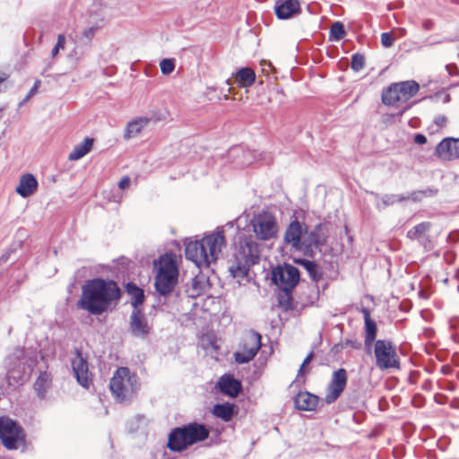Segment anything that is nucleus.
<instances>
[{
  "instance_id": "obj_27",
  "label": "nucleus",
  "mask_w": 459,
  "mask_h": 459,
  "mask_svg": "<svg viewBox=\"0 0 459 459\" xmlns=\"http://www.w3.org/2000/svg\"><path fill=\"white\" fill-rule=\"evenodd\" d=\"M212 414L224 422H229L235 414V405L230 403H216L212 408Z\"/></svg>"
},
{
  "instance_id": "obj_48",
  "label": "nucleus",
  "mask_w": 459,
  "mask_h": 459,
  "mask_svg": "<svg viewBox=\"0 0 459 459\" xmlns=\"http://www.w3.org/2000/svg\"><path fill=\"white\" fill-rule=\"evenodd\" d=\"M6 375L0 370V399L4 395Z\"/></svg>"
},
{
  "instance_id": "obj_17",
  "label": "nucleus",
  "mask_w": 459,
  "mask_h": 459,
  "mask_svg": "<svg viewBox=\"0 0 459 459\" xmlns=\"http://www.w3.org/2000/svg\"><path fill=\"white\" fill-rule=\"evenodd\" d=\"M162 119L157 112L153 111L149 116H142L130 120L124 132V139L129 140L138 135L143 129L152 122H158Z\"/></svg>"
},
{
  "instance_id": "obj_57",
  "label": "nucleus",
  "mask_w": 459,
  "mask_h": 459,
  "mask_svg": "<svg viewBox=\"0 0 459 459\" xmlns=\"http://www.w3.org/2000/svg\"><path fill=\"white\" fill-rule=\"evenodd\" d=\"M450 100V96L446 95L445 98V102H448Z\"/></svg>"
},
{
  "instance_id": "obj_10",
  "label": "nucleus",
  "mask_w": 459,
  "mask_h": 459,
  "mask_svg": "<svg viewBox=\"0 0 459 459\" xmlns=\"http://www.w3.org/2000/svg\"><path fill=\"white\" fill-rule=\"evenodd\" d=\"M271 279L279 290H293L300 280V273L296 266L284 263L272 270Z\"/></svg>"
},
{
  "instance_id": "obj_41",
  "label": "nucleus",
  "mask_w": 459,
  "mask_h": 459,
  "mask_svg": "<svg viewBox=\"0 0 459 459\" xmlns=\"http://www.w3.org/2000/svg\"><path fill=\"white\" fill-rule=\"evenodd\" d=\"M65 36L64 34H59L57 36L56 43L51 51V56L53 57L56 56L58 54L59 50L63 49L65 48Z\"/></svg>"
},
{
  "instance_id": "obj_34",
  "label": "nucleus",
  "mask_w": 459,
  "mask_h": 459,
  "mask_svg": "<svg viewBox=\"0 0 459 459\" xmlns=\"http://www.w3.org/2000/svg\"><path fill=\"white\" fill-rule=\"evenodd\" d=\"M49 384L50 379L48 373L40 372L39 376L34 383V389L39 399H44L46 397Z\"/></svg>"
},
{
  "instance_id": "obj_33",
  "label": "nucleus",
  "mask_w": 459,
  "mask_h": 459,
  "mask_svg": "<svg viewBox=\"0 0 459 459\" xmlns=\"http://www.w3.org/2000/svg\"><path fill=\"white\" fill-rule=\"evenodd\" d=\"M432 224L429 221H422L411 230H409L406 233L407 238L410 240H420L422 238L429 230L431 229Z\"/></svg>"
},
{
  "instance_id": "obj_25",
  "label": "nucleus",
  "mask_w": 459,
  "mask_h": 459,
  "mask_svg": "<svg viewBox=\"0 0 459 459\" xmlns=\"http://www.w3.org/2000/svg\"><path fill=\"white\" fill-rule=\"evenodd\" d=\"M235 81L239 87H250L255 81V74L250 67H241L235 74Z\"/></svg>"
},
{
  "instance_id": "obj_39",
  "label": "nucleus",
  "mask_w": 459,
  "mask_h": 459,
  "mask_svg": "<svg viewBox=\"0 0 459 459\" xmlns=\"http://www.w3.org/2000/svg\"><path fill=\"white\" fill-rule=\"evenodd\" d=\"M365 65V57L362 54L355 53L351 56V67L353 71L359 72Z\"/></svg>"
},
{
  "instance_id": "obj_9",
  "label": "nucleus",
  "mask_w": 459,
  "mask_h": 459,
  "mask_svg": "<svg viewBox=\"0 0 459 459\" xmlns=\"http://www.w3.org/2000/svg\"><path fill=\"white\" fill-rule=\"evenodd\" d=\"M0 440L8 450L18 448L19 443L25 441V432L22 427L9 417H0Z\"/></svg>"
},
{
  "instance_id": "obj_8",
  "label": "nucleus",
  "mask_w": 459,
  "mask_h": 459,
  "mask_svg": "<svg viewBox=\"0 0 459 459\" xmlns=\"http://www.w3.org/2000/svg\"><path fill=\"white\" fill-rule=\"evenodd\" d=\"M375 365L380 370L400 369V358L396 347L387 339L377 340L374 343Z\"/></svg>"
},
{
  "instance_id": "obj_45",
  "label": "nucleus",
  "mask_w": 459,
  "mask_h": 459,
  "mask_svg": "<svg viewBox=\"0 0 459 459\" xmlns=\"http://www.w3.org/2000/svg\"><path fill=\"white\" fill-rule=\"evenodd\" d=\"M343 345L344 347H351L354 350H359L362 346L361 342L357 339H346Z\"/></svg>"
},
{
  "instance_id": "obj_38",
  "label": "nucleus",
  "mask_w": 459,
  "mask_h": 459,
  "mask_svg": "<svg viewBox=\"0 0 459 459\" xmlns=\"http://www.w3.org/2000/svg\"><path fill=\"white\" fill-rule=\"evenodd\" d=\"M98 29V26H91L84 29L79 37V41L82 42V44L86 46H91V40L94 38Z\"/></svg>"
},
{
  "instance_id": "obj_56",
  "label": "nucleus",
  "mask_w": 459,
  "mask_h": 459,
  "mask_svg": "<svg viewBox=\"0 0 459 459\" xmlns=\"http://www.w3.org/2000/svg\"><path fill=\"white\" fill-rule=\"evenodd\" d=\"M408 199H410L409 196L397 195V203L403 202Z\"/></svg>"
},
{
  "instance_id": "obj_11",
  "label": "nucleus",
  "mask_w": 459,
  "mask_h": 459,
  "mask_svg": "<svg viewBox=\"0 0 459 459\" xmlns=\"http://www.w3.org/2000/svg\"><path fill=\"white\" fill-rule=\"evenodd\" d=\"M253 231L257 238L270 240L276 237L278 225L275 217L269 212H262L254 216L251 221Z\"/></svg>"
},
{
  "instance_id": "obj_46",
  "label": "nucleus",
  "mask_w": 459,
  "mask_h": 459,
  "mask_svg": "<svg viewBox=\"0 0 459 459\" xmlns=\"http://www.w3.org/2000/svg\"><path fill=\"white\" fill-rule=\"evenodd\" d=\"M314 357V352L313 351H310L307 356L305 358V359L303 360L299 369V372H298V376H302L304 374V368L311 361V359H313Z\"/></svg>"
},
{
  "instance_id": "obj_15",
  "label": "nucleus",
  "mask_w": 459,
  "mask_h": 459,
  "mask_svg": "<svg viewBox=\"0 0 459 459\" xmlns=\"http://www.w3.org/2000/svg\"><path fill=\"white\" fill-rule=\"evenodd\" d=\"M128 331L137 339L147 340L152 332V325L149 323L142 309L132 310L129 316Z\"/></svg>"
},
{
  "instance_id": "obj_18",
  "label": "nucleus",
  "mask_w": 459,
  "mask_h": 459,
  "mask_svg": "<svg viewBox=\"0 0 459 459\" xmlns=\"http://www.w3.org/2000/svg\"><path fill=\"white\" fill-rule=\"evenodd\" d=\"M72 368L77 382L84 388H89L91 383L87 359L82 357V352L76 349L75 357L72 359Z\"/></svg>"
},
{
  "instance_id": "obj_29",
  "label": "nucleus",
  "mask_w": 459,
  "mask_h": 459,
  "mask_svg": "<svg viewBox=\"0 0 459 459\" xmlns=\"http://www.w3.org/2000/svg\"><path fill=\"white\" fill-rule=\"evenodd\" d=\"M395 83L398 87V92H400L403 99V102H406L409 99L415 96L420 90V85L415 81H404Z\"/></svg>"
},
{
  "instance_id": "obj_16",
  "label": "nucleus",
  "mask_w": 459,
  "mask_h": 459,
  "mask_svg": "<svg viewBox=\"0 0 459 459\" xmlns=\"http://www.w3.org/2000/svg\"><path fill=\"white\" fill-rule=\"evenodd\" d=\"M347 371L345 368H339L333 371L331 382L327 387L325 400L326 403L335 402L343 392L347 385Z\"/></svg>"
},
{
  "instance_id": "obj_49",
  "label": "nucleus",
  "mask_w": 459,
  "mask_h": 459,
  "mask_svg": "<svg viewBox=\"0 0 459 459\" xmlns=\"http://www.w3.org/2000/svg\"><path fill=\"white\" fill-rule=\"evenodd\" d=\"M446 70L450 76H455L459 74V70L455 64H448L446 65Z\"/></svg>"
},
{
  "instance_id": "obj_4",
  "label": "nucleus",
  "mask_w": 459,
  "mask_h": 459,
  "mask_svg": "<svg viewBox=\"0 0 459 459\" xmlns=\"http://www.w3.org/2000/svg\"><path fill=\"white\" fill-rule=\"evenodd\" d=\"M36 362V354L23 347H16L5 359L8 385L15 387L26 383L30 379Z\"/></svg>"
},
{
  "instance_id": "obj_30",
  "label": "nucleus",
  "mask_w": 459,
  "mask_h": 459,
  "mask_svg": "<svg viewBox=\"0 0 459 459\" xmlns=\"http://www.w3.org/2000/svg\"><path fill=\"white\" fill-rule=\"evenodd\" d=\"M295 263L302 266L307 272L309 277L314 282H318L322 279L323 274L318 268V264L315 261L298 258L295 259Z\"/></svg>"
},
{
  "instance_id": "obj_54",
  "label": "nucleus",
  "mask_w": 459,
  "mask_h": 459,
  "mask_svg": "<svg viewBox=\"0 0 459 459\" xmlns=\"http://www.w3.org/2000/svg\"><path fill=\"white\" fill-rule=\"evenodd\" d=\"M422 27L426 30H430L434 27V23L431 20H425L422 23Z\"/></svg>"
},
{
  "instance_id": "obj_28",
  "label": "nucleus",
  "mask_w": 459,
  "mask_h": 459,
  "mask_svg": "<svg viewBox=\"0 0 459 459\" xmlns=\"http://www.w3.org/2000/svg\"><path fill=\"white\" fill-rule=\"evenodd\" d=\"M205 289V281L203 275H196L191 278L190 284L186 287V294L187 297L195 299L200 296Z\"/></svg>"
},
{
  "instance_id": "obj_31",
  "label": "nucleus",
  "mask_w": 459,
  "mask_h": 459,
  "mask_svg": "<svg viewBox=\"0 0 459 459\" xmlns=\"http://www.w3.org/2000/svg\"><path fill=\"white\" fill-rule=\"evenodd\" d=\"M93 145V139L86 137L84 141L79 144H76L74 150L69 153V160H78L89 153Z\"/></svg>"
},
{
  "instance_id": "obj_23",
  "label": "nucleus",
  "mask_w": 459,
  "mask_h": 459,
  "mask_svg": "<svg viewBox=\"0 0 459 459\" xmlns=\"http://www.w3.org/2000/svg\"><path fill=\"white\" fill-rule=\"evenodd\" d=\"M38 181L34 175L26 173L20 178L16 193L23 198L32 195L38 189Z\"/></svg>"
},
{
  "instance_id": "obj_7",
  "label": "nucleus",
  "mask_w": 459,
  "mask_h": 459,
  "mask_svg": "<svg viewBox=\"0 0 459 459\" xmlns=\"http://www.w3.org/2000/svg\"><path fill=\"white\" fill-rule=\"evenodd\" d=\"M178 268L171 257L160 258V266L155 277V290L161 296L172 292L178 283Z\"/></svg>"
},
{
  "instance_id": "obj_26",
  "label": "nucleus",
  "mask_w": 459,
  "mask_h": 459,
  "mask_svg": "<svg viewBox=\"0 0 459 459\" xmlns=\"http://www.w3.org/2000/svg\"><path fill=\"white\" fill-rule=\"evenodd\" d=\"M126 290L127 294L131 297L130 303L133 307V310L141 309L140 306L143 303L145 298L143 289L138 287L134 282H128L126 285Z\"/></svg>"
},
{
  "instance_id": "obj_59",
  "label": "nucleus",
  "mask_w": 459,
  "mask_h": 459,
  "mask_svg": "<svg viewBox=\"0 0 459 459\" xmlns=\"http://www.w3.org/2000/svg\"><path fill=\"white\" fill-rule=\"evenodd\" d=\"M458 59H459V53H458Z\"/></svg>"
},
{
  "instance_id": "obj_36",
  "label": "nucleus",
  "mask_w": 459,
  "mask_h": 459,
  "mask_svg": "<svg viewBox=\"0 0 459 459\" xmlns=\"http://www.w3.org/2000/svg\"><path fill=\"white\" fill-rule=\"evenodd\" d=\"M437 194V189L433 187H428L424 190L413 191L410 194L409 198L413 202H420L425 196H434Z\"/></svg>"
},
{
  "instance_id": "obj_44",
  "label": "nucleus",
  "mask_w": 459,
  "mask_h": 459,
  "mask_svg": "<svg viewBox=\"0 0 459 459\" xmlns=\"http://www.w3.org/2000/svg\"><path fill=\"white\" fill-rule=\"evenodd\" d=\"M395 203H397V195H385L382 197V204L385 206L393 205Z\"/></svg>"
},
{
  "instance_id": "obj_53",
  "label": "nucleus",
  "mask_w": 459,
  "mask_h": 459,
  "mask_svg": "<svg viewBox=\"0 0 459 459\" xmlns=\"http://www.w3.org/2000/svg\"><path fill=\"white\" fill-rule=\"evenodd\" d=\"M447 240L450 241V242H458L459 241V231H453L451 233H449V235L447 236Z\"/></svg>"
},
{
  "instance_id": "obj_51",
  "label": "nucleus",
  "mask_w": 459,
  "mask_h": 459,
  "mask_svg": "<svg viewBox=\"0 0 459 459\" xmlns=\"http://www.w3.org/2000/svg\"><path fill=\"white\" fill-rule=\"evenodd\" d=\"M435 124L439 126V127H443L446 126V117L445 116H437L435 120H434Z\"/></svg>"
},
{
  "instance_id": "obj_37",
  "label": "nucleus",
  "mask_w": 459,
  "mask_h": 459,
  "mask_svg": "<svg viewBox=\"0 0 459 459\" xmlns=\"http://www.w3.org/2000/svg\"><path fill=\"white\" fill-rule=\"evenodd\" d=\"M278 294V303L280 307L284 309H290L292 307V291L293 290H280Z\"/></svg>"
},
{
  "instance_id": "obj_3",
  "label": "nucleus",
  "mask_w": 459,
  "mask_h": 459,
  "mask_svg": "<svg viewBox=\"0 0 459 459\" xmlns=\"http://www.w3.org/2000/svg\"><path fill=\"white\" fill-rule=\"evenodd\" d=\"M232 236L234 250L229 270L234 278H244L247 276L250 268L260 261V245L254 236L240 230L238 226H235Z\"/></svg>"
},
{
  "instance_id": "obj_6",
  "label": "nucleus",
  "mask_w": 459,
  "mask_h": 459,
  "mask_svg": "<svg viewBox=\"0 0 459 459\" xmlns=\"http://www.w3.org/2000/svg\"><path fill=\"white\" fill-rule=\"evenodd\" d=\"M109 386L117 401H130L139 388L137 376L131 373L127 368H119L111 378Z\"/></svg>"
},
{
  "instance_id": "obj_32",
  "label": "nucleus",
  "mask_w": 459,
  "mask_h": 459,
  "mask_svg": "<svg viewBox=\"0 0 459 459\" xmlns=\"http://www.w3.org/2000/svg\"><path fill=\"white\" fill-rule=\"evenodd\" d=\"M382 102L386 106H395L399 102H403V99L400 92H398V87L395 82L384 90L382 93Z\"/></svg>"
},
{
  "instance_id": "obj_1",
  "label": "nucleus",
  "mask_w": 459,
  "mask_h": 459,
  "mask_svg": "<svg viewBox=\"0 0 459 459\" xmlns=\"http://www.w3.org/2000/svg\"><path fill=\"white\" fill-rule=\"evenodd\" d=\"M235 231V221L227 222L218 227L215 231L205 234L201 239L190 240L186 243V258L192 261L199 268L209 267L218 260L222 249L226 247V238L231 237Z\"/></svg>"
},
{
  "instance_id": "obj_19",
  "label": "nucleus",
  "mask_w": 459,
  "mask_h": 459,
  "mask_svg": "<svg viewBox=\"0 0 459 459\" xmlns=\"http://www.w3.org/2000/svg\"><path fill=\"white\" fill-rule=\"evenodd\" d=\"M437 157L445 160L459 159V138H444L436 147Z\"/></svg>"
},
{
  "instance_id": "obj_5",
  "label": "nucleus",
  "mask_w": 459,
  "mask_h": 459,
  "mask_svg": "<svg viewBox=\"0 0 459 459\" xmlns=\"http://www.w3.org/2000/svg\"><path fill=\"white\" fill-rule=\"evenodd\" d=\"M209 430L205 425L192 422L182 427L174 428L168 437V448L180 453L188 446L208 438Z\"/></svg>"
},
{
  "instance_id": "obj_20",
  "label": "nucleus",
  "mask_w": 459,
  "mask_h": 459,
  "mask_svg": "<svg viewBox=\"0 0 459 459\" xmlns=\"http://www.w3.org/2000/svg\"><path fill=\"white\" fill-rule=\"evenodd\" d=\"M275 14L278 19L285 20L292 15L300 13V4L299 0H280L276 3Z\"/></svg>"
},
{
  "instance_id": "obj_42",
  "label": "nucleus",
  "mask_w": 459,
  "mask_h": 459,
  "mask_svg": "<svg viewBox=\"0 0 459 459\" xmlns=\"http://www.w3.org/2000/svg\"><path fill=\"white\" fill-rule=\"evenodd\" d=\"M419 244L423 247L424 250L429 251L433 248V243L430 239V237L426 234L422 238L418 240Z\"/></svg>"
},
{
  "instance_id": "obj_13",
  "label": "nucleus",
  "mask_w": 459,
  "mask_h": 459,
  "mask_svg": "<svg viewBox=\"0 0 459 459\" xmlns=\"http://www.w3.org/2000/svg\"><path fill=\"white\" fill-rule=\"evenodd\" d=\"M262 336L255 330H250L243 339L239 350L234 352V359L238 364L251 361L261 348Z\"/></svg>"
},
{
  "instance_id": "obj_21",
  "label": "nucleus",
  "mask_w": 459,
  "mask_h": 459,
  "mask_svg": "<svg viewBox=\"0 0 459 459\" xmlns=\"http://www.w3.org/2000/svg\"><path fill=\"white\" fill-rule=\"evenodd\" d=\"M220 391L230 396L236 397L241 391V383L231 375H223L217 382Z\"/></svg>"
},
{
  "instance_id": "obj_58",
  "label": "nucleus",
  "mask_w": 459,
  "mask_h": 459,
  "mask_svg": "<svg viewBox=\"0 0 459 459\" xmlns=\"http://www.w3.org/2000/svg\"><path fill=\"white\" fill-rule=\"evenodd\" d=\"M7 259V256L5 255H3L2 257H1V260L2 261H5Z\"/></svg>"
},
{
  "instance_id": "obj_12",
  "label": "nucleus",
  "mask_w": 459,
  "mask_h": 459,
  "mask_svg": "<svg viewBox=\"0 0 459 459\" xmlns=\"http://www.w3.org/2000/svg\"><path fill=\"white\" fill-rule=\"evenodd\" d=\"M328 239V231L325 222H319L313 230H306L304 235L303 255L312 257L316 250L321 251L326 245Z\"/></svg>"
},
{
  "instance_id": "obj_55",
  "label": "nucleus",
  "mask_w": 459,
  "mask_h": 459,
  "mask_svg": "<svg viewBox=\"0 0 459 459\" xmlns=\"http://www.w3.org/2000/svg\"><path fill=\"white\" fill-rule=\"evenodd\" d=\"M82 56V54L78 52L77 48H74L69 54L70 57L75 58L76 60H79Z\"/></svg>"
},
{
  "instance_id": "obj_22",
  "label": "nucleus",
  "mask_w": 459,
  "mask_h": 459,
  "mask_svg": "<svg viewBox=\"0 0 459 459\" xmlns=\"http://www.w3.org/2000/svg\"><path fill=\"white\" fill-rule=\"evenodd\" d=\"M360 312L363 315L364 323H365V340L364 343L366 348L370 349L373 342L375 343L377 326L376 322L370 316V311L368 308L362 307L360 308Z\"/></svg>"
},
{
  "instance_id": "obj_35",
  "label": "nucleus",
  "mask_w": 459,
  "mask_h": 459,
  "mask_svg": "<svg viewBox=\"0 0 459 459\" xmlns=\"http://www.w3.org/2000/svg\"><path fill=\"white\" fill-rule=\"evenodd\" d=\"M346 32L341 22H335L330 29L329 38L331 40L339 41L344 38Z\"/></svg>"
},
{
  "instance_id": "obj_43",
  "label": "nucleus",
  "mask_w": 459,
  "mask_h": 459,
  "mask_svg": "<svg viewBox=\"0 0 459 459\" xmlns=\"http://www.w3.org/2000/svg\"><path fill=\"white\" fill-rule=\"evenodd\" d=\"M381 43L384 47L389 48L394 44V38L388 32H383L381 34Z\"/></svg>"
},
{
  "instance_id": "obj_14",
  "label": "nucleus",
  "mask_w": 459,
  "mask_h": 459,
  "mask_svg": "<svg viewBox=\"0 0 459 459\" xmlns=\"http://www.w3.org/2000/svg\"><path fill=\"white\" fill-rule=\"evenodd\" d=\"M307 230L305 222L299 221L297 218L291 221L283 234L282 242L291 250L302 252L304 250V235Z\"/></svg>"
},
{
  "instance_id": "obj_60",
  "label": "nucleus",
  "mask_w": 459,
  "mask_h": 459,
  "mask_svg": "<svg viewBox=\"0 0 459 459\" xmlns=\"http://www.w3.org/2000/svg\"><path fill=\"white\" fill-rule=\"evenodd\" d=\"M458 291H459V285H458Z\"/></svg>"
},
{
  "instance_id": "obj_24",
  "label": "nucleus",
  "mask_w": 459,
  "mask_h": 459,
  "mask_svg": "<svg viewBox=\"0 0 459 459\" xmlns=\"http://www.w3.org/2000/svg\"><path fill=\"white\" fill-rule=\"evenodd\" d=\"M319 397L308 392H299L294 397V403L299 411H314L317 407Z\"/></svg>"
},
{
  "instance_id": "obj_40",
  "label": "nucleus",
  "mask_w": 459,
  "mask_h": 459,
  "mask_svg": "<svg viewBox=\"0 0 459 459\" xmlns=\"http://www.w3.org/2000/svg\"><path fill=\"white\" fill-rule=\"evenodd\" d=\"M160 67L162 74L169 75L175 69V61L171 58H164L160 61Z\"/></svg>"
},
{
  "instance_id": "obj_2",
  "label": "nucleus",
  "mask_w": 459,
  "mask_h": 459,
  "mask_svg": "<svg viewBox=\"0 0 459 459\" xmlns=\"http://www.w3.org/2000/svg\"><path fill=\"white\" fill-rule=\"evenodd\" d=\"M120 297L121 290L115 281L98 277L82 285L78 307L99 316L116 307Z\"/></svg>"
},
{
  "instance_id": "obj_50",
  "label": "nucleus",
  "mask_w": 459,
  "mask_h": 459,
  "mask_svg": "<svg viewBox=\"0 0 459 459\" xmlns=\"http://www.w3.org/2000/svg\"><path fill=\"white\" fill-rule=\"evenodd\" d=\"M130 182H131L130 178L128 176H125L118 182V187L120 189H126L129 186Z\"/></svg>"
},
{
  "instance_id": "obj_52",
  "label": "nucleus",
  "mask_w": 459,
  "mask_h": 459,
  "mask_svg": "<svg viewBox=\"0 0 459 459\" xmlns=\"http://www.w3.org/2000/svg\"><path fill=\"white\" fill-rule=\"evenodd\" d=\"M414 142L417 144H424L427 143V137L422 134H417L414 136Z\"/></svg>"
},
{
  "instance_id": "obj_47",
  "label": "nucleus",
  "mask_w": 459,
  "mask_h": 459,
  "mask_svg": "<svg viewBox=\"0 0 459 459\" xmlns=\"http://www.w3.org/2000/svg\"><path fill=\"white\" fill-rule=\"evenodd\" d=\"M40 85V81L39 80H36L33 86L31 87V89L29 91V92L27 93L24 100H30L33 95H35L37 92H38V90H39V87Z\"/></svg>"
}]
</instances>
